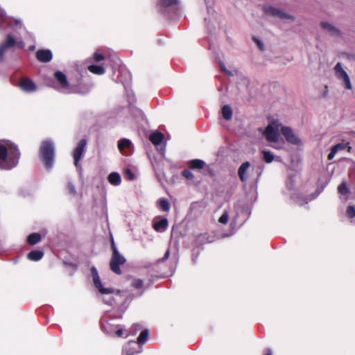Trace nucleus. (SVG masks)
<instances>
[{"mask_svg":"<svg viewBox=\"0 0 355 355\" xmlns=\"http://www.w3.org/2000/svg\"><path fill=\"white\" fill-rule=\"evenodd\" d=\"M42 240V236L39 233H32L27 237V242L31 245L38 243Z\"/></svg>","mask_w":355,"mask_h":355,"instance_id":"obj_28","label":"nucleus"},{"mask_svg":"<svg viewBox=\"0 0 355 355\" xmlns=\"http://www.w3.org/2000/svg\"><path fill=\"white\" fill-rule=\"evenodd\" d=\"M182 175L184 178H185L187 180H192L194 177L193 173L188 169L183 170L182 172Z\"/></svg>","mask_w":355,"mask_h":355,"instance_id":"obj_38","label":"nucleus"},{"mask_svg":"<svg viewBox=\"0 0 355 355\" xmlns=\"http://www.w3.org/2000/svg\"><path fill=\"white\" fill-rule=\"evenodd\" d=\"M347 148L348 152H351V150H352V148L351 146H349V145H348V146L347 147Z\"/></svg>","mask_w":355,"mask_h":355,"instance_id":"obj_49","label":"nucleus"},{"mask_svg":"<svg viewBox=\"0 0 355 355\" xmlns=\"http://www.w3.org/2000/svg\"><path fill=\"white\" fill-rule=\"evenodd\" d=\"M250 166V163L247 161L242 163L238 169V175L242 182H245L248 180L246 173L247 171L249 169Z\"/></svg>","mask_w":355,"mask_h":355,"instance_id":"obj_22","label":"nucleus"},{"mask_svg":"<svg viewBox=\"0 0 355 355\" xmlns=\"http://www.w3.org/2000/svg\"><path fill=\"white\" fill-rule=\"evenodd\" d=\"M86 145H87V141L85 139H82L80 140L75 148L73 153V157L74 159V164L77 169L78 171L82 170L81 165L80 164V160L83 157L84 154L86 152Z\"/></svg>","mask_w":355,"mask_h":355,"instance_id":"obj_9","label":"nucleus"},{"mask_svg":"<svg viewBox=\"0 0 355 355\" xmlns=\"http://www.w3.org/2000/svg\"><path fill=\"white\" fill-rule=\"evenodd\" d=\"M125 173L129 180H133L135 178L134 173L130 168L126 169Z\"/></svg>","mask_w":355,"mask_h":355,"instance_id":"obj_44","label":"nucleus"},{"mask_svg":"<svg viewBox=\"0 0 355 355\" xmlns=\"http://www.w3.org/2000/svg\"><path fill=\"white\" fill-rule=\"evenodd\" d=\"M164 138V135L159 131H155V132L151 133L149 136L150 141L155 146H158V145L161 144L163 141Z\"/></svg>","mask_w":355,"mask_h":355,"instance_id":"obj_23","label":"nucleus"},{"mask_svg":"<svg viewBox=\"0 0 355 355\" xmlns=\"http://www.w3.org/2000/svg\"><path fill=\"white\" fill-rule=\"evenodd\" d=\"M263 159L266 163H271L274 159V155L269 150H262Z\"/></svg>","mask_w":355,"mask_h":355,"instance_id":"obj_32","label":"nucleus"},{"mask_svg":"<svg viewBox=\"0 0 355 355\" xmlns=\"http://www.w3.org/2000/svg\"><path fill=\"white\" fill-rule=\"evenodd\" d=\"M91 273L94 286L101 295L103 302L108 305H113L114 304H119L122 302L121 309L122 313H123L127 308V306H125V304L127 302H130L132 297H128L125 291H119L116 293H114L113 288L110 286L105 287L104 284L101 281L96 267L92 266L91 268Z\"/></svg>","mask_w":355,"mask_h":355,"instance_id":"obj_2","label":"nucleus"},{"mask_svg":"<svg viewBox=\"0 0 355 355\" xmlns=\"http://www.w3.org/2000/svg\"><path fill=\"white\" fill-rule=\"evenodd\" d=\"M110 67L113 71V78L116 83H121L126 89L129 85L131 74L123 66L121 65V60L116 54L109 57Z\"/></svg>","mask_w":355,"mask_h":355,"instance_id":"obj_4","label":"nucleus"},{"mask_svg":"<svg viewBox=\"0 0 355 355\" xmlns=\"http://www.w3.org/2000/svg\"><path fill=\"white\" fill-rule=\"evenodd\" d=\"M112 249L113 251V254L110 263V269L114 273L120 275L121 273L120 266L125 263V259L123 255H121L119 253L113 240L112 242Z\"/></svg>","mask_w":355,"mask_h":355,"instance_id":"obj_8","label":"nucleus"},{"mask_svg":"<svg viewBox=\"0 0 355 355\" xmlns=\"http://www.w3.org/2000/svg\"><path fill=\"white\" fill-rule=\"evenodd\" d=\"M320 26L324 31L329 33V34H330L331 36L340 37L341 35L340 30L329 22L322 21L320 23Z\"/></svg>","mask_w":355,"mask_h":355,"instance_id":"obj_16","label":"nucleus"},{"mask_svg":"<svg viewBox=\"0 0 355 355\" xmlns=\"http://www.w3.org/2000/svg\"><path fill=\"white\" fill-rule=\"evenodd\" d=\"M169 256H170V250H169V249H168L166 251L164 257L162 259H159L157 260L156 263L158 264L159 263H162V262H164V261H166L168 259Z\"/></svg>","mask_w":355,"mask_h":355,"instance_id":"obj_42","label":"nucleus"},{"mask_svg":"<svg viewBox=\"0 0 355 355\" xmlns=\"http://www.w3.org/2000/svg\"><path fill=\"white\" fill-rule=\"evenodd\" d=\"M219 64H220V69H221L223 72H225L226 74H227V75H229V76H232V75H233V74H232V73L230 71H229V70H227V69H226L225 65V64H224V63H223V62H220Z\"/></svg>","mask_w":355,"mask_h":355,"instance_id":"obj_45","label":"nucleus"},{"mask_svg":"<svg viewBox=\"0 0 355 355\" xmlns=\"http://www.w3.org/2000/svg\"><path fill=\"white\" fill-rule=\"evenodd\" d=\"M188 165L189 167L193 170L202 169L205 166L206 163L202 159H195L189 161Z\"/></svg>","mask_w":355,"mask_h":355,"instance_id":"obj_26","label":"nucleus"},{"mask_svg":"<svg viewBox=\"0 0 355 355\" xmlns=\"http://www.w3.org/2000/svg\"><path fill=\"white\" fill-rule=\"evenodd\" d=\"M108 182L114 185L119 186L121 182L120 175L116 172H112L108 175Z\"/></svg>","mask_w":355,"mask_h":355,"instance_id":"obj_27","label":"nucleus"},{"mask_svg":"<svg viewBox=\"0 0 355 355\" xmlns=\"http://www.w3.org/2000/svg\"><path fill=\"white\" fill-rule=\"evenodd\" d=\"M54 78L58 83V85H55L53 81L49 84V86L55 88L58 91L65 93L85 94L87 92L83 91L78 85H73L69 83L67 77L64 73L58 71L54 73Z\"/></svg>","mask_w":355,"mask_h":355,"instance_id":"obj_5","label":"nucleus"},{"mask_svg":"<svg viewBox=\"0 0 355 355\" xmlns=\"http://www.w3.org/2000/svg\"><path fill=\"white\" fill-rule=\"evenodd\" d=\"M37 59L42 62H48L52 60V52L49 49L38 50L36 53Z\"/></svg>","mask_w":355,"mask_h":355,"instance_id":"obj_17","label":"nucleus"},{"mask_svg":"<svg viewBox=\"0 0 355 355\" xmlns=\"http://www.w3.org/2000/svg\"><path fill=\"white\" fill-rule=\"evenodd\" d=\"M114 335L118 337H122L123 336V327L121 325H117L116 328L114 329Z\"/></svg>","mask_w":355,"mask_h":355,"instance_id":"obj_39","label":"nucleus"},{"mask_svg":"<svg viewBox=\"0 0 355 355\" xmlns=\"http://www.w3.org/2000/svg\"><path fill=\"white\" fill-rule=\"evenodd\" d=\"M19 88L27 93H32L37 90V85L29 78H22L19 83Z\"/></svg>","mask_w":355,"mask_h":355,"instance_id":"obj_14","label":"nucleus"},{"mask_svg":"<svg viewBox=\"0 0 355 355\" xmlns=\"http://www.w3.org/2000/svg\"><path fill=\"white\" fill-rule=\"evenodd\" d=\"M133 326L139 327V324H134Z\"/></svg>","mask_w":355,"mask_h":355,"instance_id":"obj_51","label":"nucleus"},{"mask_svg":"<svg viewBox=\"0 0 355 355\" xmlns=\"http://www.w3.org/2000/svg\"><path fill=\"white\" fill-rule=\"evenodd\" d=\"M221 112H222V116L223 117L228 121V120H230L232 117V110L231 108V107L228 105H225L223 107H222V110H221Z\"/></svg>","mask_w":355,"mask_h":355,"instance_id":"obj_29","label":"nucleus"},{"mask_svg":"<svg viewBox=\"0 0 355 355\" xmlns=\"http://www.w3.org/2000/svg\"><path fill=\"white\" fill-rule=\"evenodd\" d=\"M281 132L288 143L295 146L302 144L301 139L294 133L293 130L290 127H282Z\"/></svg>","mask_w":355,"mask_h":355,"instance_id":"obj_12","label":"nucleus"},{"mask_svg":"<svg viewBox=\"0 0 355 355\" xmlns=\"http://www.w3.org/2000/svg\"><path fill=\"white\" fill-rule=\"evenodd\" d=\"M160 6L167 8L178 3V0H160Z\"/></svg>","mask_w":355,"mask_h":355,"instance_id":"obj_33","label":"nucleus"},{"mask_svg":"<svg viewBox=\"0 0 355 355\" xmlns=\"http://www.w3.org/2000/svg\"><path fill=\"white\" fill-rule=\"evenodd\" d=\"M88 70L97 75H102L105 73V68L102 66L92 64L88 67Z\"/></svg>","mask_w":355,"mask_h":355,"instance_id":"obj_30","label":"nucleus"},{"mask_svg":"<svg viewBox=\"0 0 355 355\" xmlns=\"http://www.w3.org/2000/svg\"><path fill=\"white\" fill-rule=\"evenodd\" d=\"M8 28L13 30L16 32V35L12 33H8L5 40L0 43V62L4 61V55L9 49L13 47L22 49L25 46L21 38L17 35L19 30H25L21 20L8 17L6 12L0 8V32H5Z\"/></svg>","mask_w":355,"mask_h":355,"instance_id":"obj_1","label":"nucleus"},{"mask_svg":"<svg viewBox=\"0 0 355 355\" xmlns=\"http://www.w3.org/2000/svg\"><path fill=\"white\" fill-rule=\"evenodd\" d=\"M253 40L257 44V46L259 47V49L261 51H263L264 50V45H263V43L262 42V41L261 40H259L257 37H253Z\"/></svg>","mask_w":355,"mask_h":355,"instance_id":"obj_43","label":"nucleus"},{"mask_svg":"<svg viewBox=\"0 0 355 355\" xmlns=\"http://www.w3.org/2000/svg\"><path fill=\"white\" fill-rule=\"evenodd\" d=\"M114 53H111V55H113ZM110 54L107 57L105 58V60L109 62V63L110 64V60H109V57H110ZM105 59V57L100 53H98V52H96L94 55V60L96 61V62H100L103 60Z\"/></svg>","mask_w":355,"mask_h":355,"instance_id":"obj_34","label":"nucleus"},{"mask_svg":"<svg viewBox=\"0 0 355 355\" xmlns=\"http://www.w3.org/2000/svg\"><path fill=\"white\" fill-rule=\"evenodd\" d=\"M131 284L135 288L140 289L143 287L144 282L141 279H135Z\"/></svg>","mask_w":355,"mask_h":355,"instance_id":"obj_36","label":"nucleus"},{"mask_svg":"<svg viewBox=\"0 0 355 355\" xmlns=\"http://www.w3.org/2000/svg\"><path fill=\"white\" fill-rule=\"evenodd\" d=\"M229 219V214L227 211H225L221 216L219 218L218 221L222 224H226Z\"/></svg>","mask_w":355,"mask_h":355,"instance_id":"obj_37","label":"nucleus"},{"mask_svg":"<svg viewBox=\"0 0 355 355\" xmlns=\"http://www.w3.org/2000/svg\"><path fill=\"white\" fill-rule=\"evenodd\" d=\"M338 191L340 195V200L343 202H346L348 200L350 194V190L348 188L347 183L345 182L340 183L338 187Z\"/></svg>","mask_w":355,"mask_h":355,"instance_id":"obj_21","label":"nucleus"},{"mask_svg":"<svg viewBox=\"0 0 355 355\" xmlns=\"http://www.w3.org/2000/svg\"><path fill=\"white\" fill-rule=\"evenodd\" d=\"M118 318H119V319L122 318V314H121V315L118 317Z\"/></svg>","mask_w":355,"mask_h":355,"instance_id":"obj_50","label":"nucleus"},{"mask_svg":"<svg viewBox=\"0 0 355 355\" xmlns=\"http://www.w3.org/2000/svg\"><path fill=\"white\" fill-rule=\"evenodd\" d=\"M40 157L46 169H51L54 164L55 146L52 140L46 139L42 142Z\"/></svg>","mask_w":355,"mask_h":355,"instance_id":"obj_6","label":"nucleus"},{"mask_svg":"<svg viewBox=\"0 0 355 355\" xmlns=\"http://www.w3.org/2000/svg\"><path fill=\"white\" fill-rule=\"evenodd\" d=\"M118 148L124 155L132 154L133 150V144L128 139H121L118 141Z\"/></svg>","mask_w":355,"mask_h":355,"instance_id":"obj_13","label":"nucleus"},{"mask_svg":"<svg viewBox=\"0 0 355 355\" xmlns=\"http://www.w3.org/2000/svg\"><path fill=\"white\" fill-rule=\"evenodd\" d=\"M295 186V181L293 177H289L288 180L286 181V187L289 190H293Z\"/></svg>","mask_w":355,"mask_h":355,"instance_id":"obj_40","label":"nucleus"},{"mask_svg":"<svg viewBox=\"0 0 355 355\" xmlns=\"http://www.w3.org/2000/svg\"><path fill=\"white\" fill-rule=\"evenodd\" d=\"M128 101L130 104H132L136 101L135 97L134 95L128 94Z\"/></svg>","mask_w":355,"mask_h":355,"instance_id":"obj_46","label":"nucleus"},{"mask_svg":"<svg viewBox=\"0 0 355 355\" xmlns=\"http://www.w3.org/2000/svg\"><path fill=\"white\" fill-rule=\"evenodd\" d=\"M334 71L336 77L343 80L345 84V88L347 89H352V86L351 84V81L349 77L347 72L343 69L342 64L340 62H338L334 67Z\"/></svg>","mask_w":355,"mask_h":355,"instance_id":"obj_11","label":"nucleus"},{"mask_svg":"<svg viewBox=\"0 0 355 355\" xmlns=\"http://www.w3.org/2000/svg\"><path fill=\"white\" fill-rule=\"evenodd\" d=\"M263 9L264 13L268 15L278 17L282 19H290L291 21H293L295 19V17L293 15L284 12L283 10L278 9L275 7H273L272 6H265Z\"/></svg>","mask_w":355,"mask_h":355,"instance_id":"obj_10","label":"nucleus"},{"mask_svg":"<svg viewBox=\"0 0 355 355\" xmlns=\"http://www.w3.org/2000/svg\"><path fill=\"white\" fill-rule=\"evenodd\" d=\"M264 355H272V350L270 349H268L267 353Z\"/></svg>","mask_w":355,"mask_h":355,"instance_id":"obj_48","label":"nucleus"},{"mask_svg":"<svg viewBox=\"0 0 355 355\" xmlns=\"http://www.w3.org/2000/svg\"><path fill=\"white\" fill-rule=\"evenodd\" d=\"M157 207L162 211L168 212L171 209V205L168 199L159 198L156 202Z\"/></svg>","mask_w":355,"mask_h":355,"instance_id":"obj_24","label":"nucleus"},{"mask_svg":"<svg viewBox=\"0 0 355 355\" xmlns=\"http://www.w3.org/2000/svg\"><path fill=\"white\" fill-rule=\"evenodd\" d=\"M349 145V142L343 141L341 143H338L334 146H333L331 148V151L328 155V159L332 160L335 157L336 154L340 150H343L347 148V147Z\"/></svg>","mask_w":355,"mask_h":355,"instance_id":"obj_18","label":"nucleus"},{"mask_svg":"<svg viewBox=\"0 0 355 355\" xmlns=\"http://www.w3.org/2000/svg\"><path fill=\"white\" fill-rule=\"evenodd\" d=\"M67 189L71 195L75 196L76 194L75 186L71 182H68Z\"/></svg>","mask_w":355,"mask_h":355,"instance_id":"obj_41","label":"nucleus"},{"mask_svg":"<svg viewBox=\"0 0 355 355\" xmlns=\"http://www.w3.org/2000/svg\"><path fill=\"white\" fill-rule=\"evenodd\" d=\"M322 189L317 190V193L315 195H313V196L311 198H310L309 200H311L315 198L322 192Z\"/></svg>","mask_w":355,"mask_h":355,"instance_id":"obj_47","label":"nucleus"},{"mask_svg":"<svg viewBox=\"0 0 355 355\" xmlns=\"http://www.w3.org/2000/svg\"><path fill=\"white\" fill-rule=\"evenodd\" d=\"M138 344L135 341H129L125 346L123 347V354H126V355H134L135 354L139 353L141 352V349L137 350L135 348Z\"/></svg>","mask_w":355,"mask_h":355,"instance_id":"obj_20","label":"nucleus"},{"mask_svg":"<svg viewBox=\"0 0 355 355\" xmlns=\"http://www.w3.org/2000/svg\"><path fill=\"white\" fill-rule=\"evenodd\" d=\"M21 153L18 146L7 139L0 140V169L4 171L15 168L19 162Z\"/></svg>","mask_w":355,"mask_h":355,"instance_id":"obj_3","label":"nucleus"},{"mask_svg":"<svg viewBox=\"0 0 355 355\" xmlns=\"http://www.w3.org/2000/svg\"><path fill=\"white\" fill-rule=\"evenodd\" d=\"M112 322L113 319H110L109 320H103L101 324L102 331L109 336L114 335V329H116V326L118 325L113 324Z\"/></svg>","mask_w":355,"mask_h":355,"instance_id":"obj_15","label":"nucleus"},{"mask_svg":"<svg viewBox=\"0 0 355 355\" xmlns=\"http://www.w3.org/2000/svg\"><path fill=\"white\" fill-rule=\"evenodd\" d=\"M282 127L283 125L278 120H273L269 123L263 132L268 142L277 144L276 145L271 146L277 149H280L284 144V141L282 144H277L279 140V130H281Z\"/></svg>","mask_w":355,"mask_h":355,"instance_id":"obj_7","label":"nucleus"},{"mask_svg":"<svg viewBox=\"0 0 355 355\" xmlns=\"http://www.w3.org/2000/svg\"><path fill=\"white\" fill-rule=\"evenodd\" d=\"M168 225V220L166 218L154 219L153 228L155 231L159 232H164L166 231Z\"/></svg>","mask_w":355,"mask_h":355,"instance_id":"obj_19","label":"nucleus"},{"mask_svg":"<svg viewBox=\"0 0 355 355\" xmlns=\"http://www.w3.org/2000/svg\"><path fill=\"white\" fill-rule=\"evenodd\" d=\"M346 216L349 218H354L355 217V207L354 206L349 205L347 207Z\"/></svg>","mask_w":355,"mask_h":355,"instance_id":"obj_35","label":"nucleus"},{"mask_svg":"<svg viewBox=\"0 0 355 355\" xmlns=\"http://www.w3.org/2000/svg\"><path fill=\"white\" fill-rule=\"evenodd\" d=\"M43 257L44 252L39 250H32L27 254V258L33 261H40Z\"/></svg>","mask_w":355,"mask_h":355,"instance_id":"obj_25","label":"nucleus"},{"mask_svg":"<svg viewBox=\"0 0 355 355\" xmlns=\"http://www.w3.org/2000/svg\"><path fill=\"white\" fill-rule=\"evenodd\" d=\"M148 329L143 330L139 336L137 338V341H135L138 345L144 344L148 339Z\"/></svg>","mask_w":355,"mask_h":355,"instance_id":"obj_31","label":"nucleus"}]
</instances>
